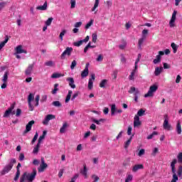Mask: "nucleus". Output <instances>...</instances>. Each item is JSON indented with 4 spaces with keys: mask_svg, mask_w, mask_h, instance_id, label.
I'll list each match as a JSON object with an SVG mask.
<instances>
[{
    "mask_svg": "<svg viewBox=\"0 0 182 182\" xmlns=\"http://www.w3.org/2000/svg\"><path fill=\"white\" fill-rule=\"evenodd\" d=\"M37 171L36 168H33L31 173L25 172L20 178V182H32L36 177Z\"/></svg>",
    "mask_w": 182,
    "mask_h": 182,
    "instance_id": "obj_1",
    "label": "nucleus"
},
{
    "mask_svg": "<svg viewBox=\"0 0 182 182\" xmlns=\"http://www.w3.org/2000/svg\"><path fill=\"white\" fill-rule=\"evenodd\" d=\"M16 163V159H11L8 165L4 166L3 170L0 172L1 176H5L7 173H9L11 170H12V167H14V164Z\"/></svg>",
    "mask_w": 182,
    "mask_h": 182,
    "instance_id": "obj_2",
    "label": "nucleus"
},
{
    "mask_svg": "<svg viewBox=\"0 0 182 182\" xmlns=\"http://www.w3.org/2000/svg\"><path fill=\"white\" fill-rule=\"evenodd\" d=\"M176 164H177V159H174L171 162V168L172 171V180L171 182H177L178 181V176H177V173H176Z\"/></svg>",
    "mask_w": 182,
    "mask_h": 182,
    "instance_id": "obj_3",
    "label": "nucleus"
},
{
    "mask_svg": "<svg viewBox=\"0 0 182 182\" xmlns=\"http://www.w3.org/2000/svg\"><path fill=\"white\" fill-rule=\"evenodd\" d=\"M16 105V102H14L11 104V107L8 108L7 110L5 111L4 117H9L10 114H15L16 112L14 110L15 109V105Z\"/></svg>",
    "mask_w": 182,
    "mask_h": 182,
    "instance_id": "obj_4",
    "label": "nucleus"
},
{
    "mask_svg": "<svg viewBox=\"0 0 182 182\" xmlns=\"http://www.w3.org/2000/svg\"><path fill=\"white\" fill-rule=\"evenodd\" d=\"M73 52V48L72 47H67L64 52L60 55V59L63 60L65 59V56H70L72 55V53Z\"/></svg>",
    "mask_w": 182,
    "mask_h": 182,
    "instance_id": "obj_5",
    "label": "nucleus"
},
{
    "mask_svg": "<svg viewBox=\"0 0 182 182\" xmlns=\"http://www.w3.org/2000/svg\"><path fill=\"white\" fill-rule=\"evenodd\" d=\"M157 89H159V87L156 85L151 86L148 92L144 95V97H151L153 96V93L156 92Z\"/></svg>",
    "mask_w": 182,
    "mask_h": 182,
    "instance_id": "obj_6",
    "label": "nucleus"
},
{
    "mask_svg": "<svg viewBox=\"0 0 182 182\" xmlns=\"http://www.w3.org/2000/svg\"><path fill=\"white\" fill-rule=\"evenodd\" d=\"M164 129L165 130H168L170 131L171 130V125H170V124H168V115L166 114L164 116Z\"/></svg>",
    "mask_w": 182,
    "mask_h": 182,
    "instance_id": "obj_7",
    "label": "nucleus"
},
{
    "mask_svg": "<svg viewBox=\"0 0 182 182\" xmlns=\"http://www.w3.org/2000/svg\"><path fill=\"white\" fill-rule=\"evenodd\" d=\"M177 15V11L174 10L172 14V17L169 21V26L170 28H174L176 26L175 22H176V16Z\"/></svg>",
    "mask_w": 182,
    "mask_h": 182,
    "instance_id": "obj_8",
    "label": "nucleus"
},
{
    "mask_svg": "<svg viewBox=\"0 0 182 182\" xmlns=\"http://www.w3.org/2000/svg\"><path fill=\"white\" fill-rule=\"evenodd\" d=\"M164 55V51H159V54L156 56V58L154 59L153 63L154 65H157V63H160L161 62V56Z\"/></svg>",
    "mask_w": 182,
    "mask_h": 182,
    "instance_id": "obj_9",
    "label": "nucleus"
},
{
    "mask_svg": "<svg viewBox=\"0 0 182 182\" xmlns=\"http://www.w3.org/2000/svg\"><path fill=\"white\" fill-rule=\"evenodd\" d=\"M35 124V121L31 120L30 121L26 126V130L23 132V134H26L27 133H29L31 130H32V126Z\"/></svg>",
    "mask_w": 182,
    "mask_h": 182,
    "instance_id": "obj_10",
    "label": "nucleus"
},
{
    "mask_svg": "<svg viewBox=\"0 0 182 182\" xmlns=\"http://www.w3.org/2000/svg\"><path fill=\"white\" fill-rule=\"evenodd\" d=\"M48 168V164L45 163V159L43 158H41V164L40 165V167L38 168V173H43V171H45V168Z\"/></svg>",
    "mask_w": 182,
    "mask_h": 182,
    "instance_id": "obj_11",
    "label": "nucleus"
},
{
    "mask_svg": "<svg viewBox=\"0 0 182 182\" xmlns=\"http://www.w3.org/2000/svg\"><path fill=\"white\" fill-rule=\"evenodd\" d=\"M53 119H56V116L53 114H48L45 119L43 121V124L46 126L48 124L50 120H53Z\"/></svg>",
    "mask_w": 182,
    "mask_h": 182,
    "instance_id": "obj_12",
    "label": "nucleus"
},
{
    "mask_svg": "<svg viewBox=\"0 0 182 182\" xmlns=\"http://www.w3.org/2000/svg\"><path fill=\"white\" fill-rule=\"evenodd\" d=\"M89 75V63H87L85 65L84 70L81 73L82 79H85V77H87Z\"/></svg>",
    "mask_w": 182,
    "mask_h": 182,
    "instance_id": "obj_13",
    "label": "nucleus"
},
{
    "mask_svg": "<svg viewBox=\"0 0 182 182\" xmlns=\"http://www.w3.org/2000/svg\"><path fill=\"white\" fill-rule=\"evenodd\" d=\"M34 97L32 93L29 94L28 102V107L31 110V112H33V105H32V100H33Z\"/></svg>",
    "mask_w": 182,
    "mask_h": 182,
    "instance_id": "obj_14",
    "label": "nucleus"
},
{
    "mask_svg": "<svg viewBox=\"0 0 182 182\" xmlns=\"http://www.w3.org/2000/svg\"><path fill=\"white\" fill-rule=\"evenodd\" d=\"M95 79H96V75L92 74L91 78H90L88 81V89L90 90H92V89H93V80H95Z\"/></svg>",
    "mask_w": 182,
    "mask_h": 182,
    "instance_id": "obj_15",
    "label": "nucleus"
},
{
    "mask_svg": "<svg viewBox=\"0 0 182 182\" xmlns=\"http://www.w3.org/2000/svg\"><path fill=\"white\" fill-rule=\"evenodd\" d=\"M139 126H141L140 117L139 116H135L134 118V127H139Z\"/></svg>",
    "mask_w": 182,
    "mask_h": 182,
    "instance_id": "obj_16",
    "label": "nucleus"
},
{
    "mask_svg": "<svg viewBox=\"0 0 182 182\" xmlns=\"http://www.w3.org/2000/svg\"><path fill=\"white\" fill-rule=\"evenodd\" d=\"M19 54V53H28L26 50L22 48V46L19 45L16 48V53L14 55Z\"/></svg>",
    "mask_w": 182,
    "mask_h": 182,
    "instance_id": "obj_17",
    "label": "nucleus"
},
{
    "mask_svg": "<svg viewBox=\"0 0 182 182\" xmlns=\"http://www.w3.org/2000/svg\"><path fill=\"white\" fill-rule=\"evenodd\" d=\"M33 66H34L33 64H31L28 65V67L25 71L26 76H31V75L32 74V70H33Z\"/></svg>",
    "mask_w": 182,
    "mask_h": 182,
    "instance_id": "obj_18",
    "label": "nucleus"
},
{
    "mask_svg": "<svg viewBox=\"0 0 182 182\" xmlns=\"http://www.w3.org/2000/svg\"><path fill=\"white\" fill-rule=\"evenodd\" d=\"M67 81L69 82V86H70L72 89H75L76 85H75V80L73 77H68Z\"/></svg>",
    "mask_w": 182,
    "mask_h": 182,
    "instance_id": "obj_19",
    "label": "nucleus"
},
{
    "mask_svg": "<svg viewBox=\"0 0 182 182\" xmlns=\"http://www.w3.org/2000/svg\"><path fill=\"white\" fill-rule=\"evenodd\" d=\"M143 168H144L143 164H136L132 168V171L136 173L138 170H143Z\"/></svg>",
    "mask_w": 182,
    "mask_h": 182,
    "instance_id": "obj_20",
    "label": "nucleus"
},
{
    "mask_svg": "<svg viewBox=\"0 0 182 182\" xmlns=\"http://www.w3.org/2000/svg\"><path fill=\"white\" fill-rule=\"evenodd\" d=\"M38 11H46L48 9V1H45L43 6H38L36 7Z\"/></svg>",
    "mask_w": 182,
    "mask_h": 182,
    "instance_id": "obj_21",
    "label": "nucleus"
},
{
    "mask_svg": "<svg viewBox=\"0 0 182 182\" xmlns=\"http://www.w3.org/2000/svg\"><path fill=\"white\" fill-rule=\"evenodd\" d=\"M80 173L84 176L85 178H87V168L86 165H84L83 169H80Z\"/></svg>",
    "mask_w": 182,
    "mask_h": 182,
    "instance_id": "obj_22",
    "label": "nucleus"
},
{
    "mask_svg": "<svg viewBox=\"0 0 182 182\" xmlns=\"http://www.w3.org/2000/svg\"><path fill=\"white\" fill-rule=\"evenodd\" d=\"M177 134H181V122L180 121H178L176 124V129Z\"/></svg>",
    "mask_w": 182,
    "mask_h": 182,
    "instance_id": "obj_23",
    "label": "nucleus"
},
{
    "mask_svg": "<svg viewBox=\"0 0 182 182\" xmlns=\"http://www.w3.org/2000/svg\"><path fill=\"white\" fill-rule=\"evenodd\" d=\"M161 72H163V67H156L154 71L155 76H159Z\"/></svg>",
    "mask_w": 182,
    "mask_h": 182,
    "instance_id": "obj_24",
    "label": "nucleus"
},
{
    "mask_svg": "<svg viewBox=\"0 0 182 182\" xmlns=\"http://www.w3.org/2000/svg\"><path fill=\"white\" fill-rule=\"evenodd\" d=\"M136 72H137V67L134 68V69L132 71L129 77V80H134V75H136Z\"/></svg>",
    "mask_w": 182,
    "mask_h": 182,
    "instance_id": "obj_25",
    "label": "nucleus"
},
{
    "mask_svg": "<svg viewBox=\"0 0 182 182\" xmlns=\"http://www.w3.org/2000/svg\"><path fill=\"white\" fill-rule=\"evenodd\" d=\"M8 41H9V36H6L5 40L0 43V50L4 48V46H5V45H6V43H8Z\"/></svg>",
    "mask_w": 182,
    "mask_h": 182,
    "instance_id": "obj_26",
    "label": "nucleus"
},
{
    "mask_svg": "<svg viewBox=\"0 0 182 182\" xmlns=\"http://www.w3.org/2000/svg\"><path fill=\"white\" fill-rule=\"evenodd\" d=\"M133 136L134 135L131 136L130 138L124 143V149L129 148V146H130V143H132V140H133Z\"/></svg>",
    "mask_w": 182,
    "mask_h": 182,
    "instance_id": "obj_27",
    "label": "nucleus"
},
{
    "mask_svg": "<svg viewBox=\"0 0 182 182\" xmlns=\"http://www.w3.org/2000/svg\"><path fill=\"white\" fill-rule=\"evenodd\" d=\"M47 134H48L47 131H43L42 136H40V137L38 138V143H39L41 144V143H42V140H43L45 139V137H46Z\"/></svg>",
    "mask_w": 182,
    "mask_h": 182,
    "instance_id": "obj_28",
    "label": "nucleus"
},
{
    "mask_svg": "<svg viewBox=\"0 0 182 182\" xmlns=\"http://www.w3.org/2000/svg\"><path fill=\"white\" fill-rule=\"evenodd\" d=\"M39 147H41V144L38 142L36 146L33 149V154H38V153H39Z\"/></svg>",
    "mask_w": 182,
    "mask_h": 182,
    "instance_id": "obj_29",
    "label": "nucleus"
},
{
    "mask_svg": "<svg viewBox=\"0 0 182 182\" xmlns=\"http://www.w3.org/2000/svg\"><path fill=\"white\" fill-rule=\"evenodd\" d=\"M68 128V123L65 122L63 124V127L60 129V133L63 134L66 132V129Z\"/></svg>",
    "mask_w": 182,
    "mask_h": 182,
    "instance_id": "obj_30",
    "label": "nucleus"
},
{
    "mask_svg": "<svg viewBox=\"0 0 182 182\" xmlns=\"http://www.w3.org/2000/svg\"><path fill=\"white\" fill-rule=\"evenodd\" d=\"M72 93H73L72 90L68 91V94L67 95L65 98V103H69V101L70 100V97H72Z\"/></svg>",
    "mask_w": 182,
    "mask_h": 182,
    "instance_id": "obj_31",
    "label": "nucleus"
},
{
    "mask_svg": "<svg viewBox=\"0 0 182 182\" xmlns=\"http://www.w3.org/2000/svg\"><path fill=\"white\" fill-rule=\"evenodd\" d=\"M146 38L141 37V38L139 39V41H138V48L139 49H141V46L143 45V43L144 42V40Z\"/></svg>",
    "mask_w": 182,
    "mask_h": 182,
    "instance_id": "obj_32",
    "label": "nucleus"
},
{
    "mask_svg": "<svg viewBox=\"0 0 182 182\" xmlns=\"http://www.w3.org/2000/svg\"><path fill=\"white\" fill-rule=\"evenodd\" d=\"M139 95H140V91H139V90H136V91L134 93V101L136 102H139Z\"/></svg>",
    "mask_w": 182,
    "mask_h": 182,
    "instance_id": "obj_33",
    "label": "nucleus"
},
{
    "mask_svg": "<svg viewBox=\"0 0 182 182\" xmlns=\"http://www.w3.org/2000/svg\"><path fill=\"white\" fill-rule=\"evenodd\" d=\"M144 113H146V111L143 109H140L138 112L137 114L135 116H138V117H140L141 116H144Z\"/></svg>",
    "mask_w": 182,
    "mask_h": 182,
    "instance_id": "obj_34",
    "label": "nucleus"
},
{
    "mask_svg": "<svg viewBox=\"0 0 182 182\" xmlns=\"http://www.w3.org/2000/svg\"><path fill=\"white\" fill-rule=\"evenodd\" d=\"M62 76H63L62 74L60 73H55L51 75V77L53 79H58L59 77H62Z\"/></svg>",
    "mask_w": 182,
    "mask_h": 182,
    "instance_id": "obj_35",
    "label": "nucleus"
},
{
    "mask_svg": "<svg viewBox=\"0 0 182 182\" xmlns=\"http://www.w3.org/2000/svg\"><path fill=\"white\" fill-rule=\"evenodd\" d=\"M53 21V18H48V20L45 22L46 26H50L52 25V22Z\"/></svg>",
    "mask_w": 182,
    "mask_h": 182,
    "instance_id": "obj_36",
    "label": "nucleus"
},
{
    "mask_svg": "<svg viewBox=\"0 0 182 182\" xmlns=\"http://www.w3.org/2000/svg\"><path fill=\"white\" fill-rule=\"evenodd\" d=\"M107 85V80H102L101 82L100 83V87H106V85Z\"/></svg>",
    "mask_w": 182,
    "mask_h": 182,
    "instance_id": "obj_37",
    "label": "nucleus"
},
{
    "mask_svg": "<svg viewBox=\"0 0 182 182\" xmlns=\"http://www.w3.org/2000/svg\"><path fill=\"white\" fill-rule=\"evenodd\" d=\"M116 112V105L113 104L111 107V116H114Z\"/></svg>",
    "mask_w": 182,
    "mask_h": 182,
    "instance_id": "obj_38",
    "label": "nucleus"
},
{
    "mask_svg": "<svg viewBox=\"0 0 182 182\" xmlns=\"http://www.w3.org/2000/svg\"><path fill=\"white\" fill-rule=\"evenodd\" d=\"M171 46L173 50V53H177V49H178V46H177V45H176L174 43H172Z\"/></svg>",
    "mask_w": 182,
    "mask_h": 182,
    "instance_id": "obj_39",
    "label": "nucleus"
},
{
    "mask_svg": "<svg viewBox=\"0 0 182 182\" xmlns=\"http://www.w3.org/2000/svg\"><path fill=\"white\" fill-rule=\"evenodd\" d=\"M59 84H55L54 85V89L52 91L53 95H56L57 92L59 90Z\"/></svg>",
    "mask_w": 182,
    "mask_h": 182,
    "instance_id": "obj_40",
    "label": "nucleus"
},
{
    "mask_svg": "<svg viewBox=\"0 0 182 182\" xmlns=\"http://www.w3.org/2000/svg\"><path fill=\"white\" fill-rule=\"evenodd\" d=\"M157 134H159V132H154L152 134H151L150 135H149L146 139L148 140H151V139H153V137H154V136H157Z\"/></svg>",
    "mask_w": 182,
    "mask_h": 182,
    "instance_id": "obj_41",
    "label": "nucleus"
},
{
    "mask_svg": "<svg viewBox=\"0 0 182 182\" xmlns=\"http://www.w3.org/2000/svg\"><path fill=\"white\" fill-rule=\"evenodd\" d=\"M92 42L94 43H96L97 42V33H92Z\"/></svg>",
    "mask_w": 182,
    "mask_h": 182,
    "instance_id": "obj_42",
    "label": "nucleus"
},
{
    "mask_svg": "<svg viewBox=\"0 0 182 182\" xmlns=\"http://www.w3.org/2000/svg\"><path fill=\"white\" fill-rule=\"evenodd\" d=\"M149 34V30L147 29H144L142 31V37L146 39V38H147V35Z\"/></svg>",
    "mask_w": 182,
    "mask_h": 182,
    "instance_id": "obj_43",
    "label": "nucleus"
},
{
    "mask_svg": "<svg viewBox=\"0 0 182 182\" xmlns=\"http://www.w3.org/2000/svg\"><path fill=\"white\" fill-rule=\"evenodd\" d=\"M8 72H6L4 75L3 79H2V82L4 83H6V82H8Z\"/></svg>",
    "mask_w": 182,
    "mask_h": 182,
    "instance_id": "obj_44",
    "label": "nucleus"
},
{
    "mask_svg": "<svg viewBox=\"0 0 182 182\" xmlns=\"http://www.w3.org/2000/svg\"><path fill=\"white\" fill-rule=\"evenodd\" d=\"M52 105L55 107H60L62 106V104L59 101H54L53 102Z\"/></svg>",
    "mask_w": 182,
    "mask_h": 182,
    "instance_id": "obj_45",
    "label": "nucleus"
},
{
    "mask_svg": "<svg viewBox=\"0 0 182 182\" xmlns=\"http://www.w3.org/2000/svg\"><path fill=\"white\" fill-rule=\"evenodd\" d=\"M133 181V175H128L125 179V182H131Z\"/></svg>",
    "mask_w": 182,
    "mask_h": 182,
    "instance_id": "obj_46",
    "label": "nucleus"
},
{
    "mask_svg": "<svg viewBox=\"0 0 182 182\" xmlns=\"http://www.w3.org/2000/svg\"><path fill=\"white\" fill-rule=\"evenodd\" d=\"M66 30L64 29L62 31V32L60 33L59 38L60 39V41H63V36H65V33H66Z\"/></svg>",
    "mask_w": 182,
    "mask_h": 182,
    "instance_id": "obj_47",
    "label": "nucleus"
},
{
    "mask_svg": "<svg viewBox=\"0 0 182 182\" xmlns=\"http://www.w3.org/2000/svg\"><path fill=\"white\" fill-rule=\"evenodd\" d=\"M38 136H39V134H38V132H36V134L34 135V137L33 138V139L31 141V144H35V141H36V140H38Z\"/></svg>",
    "mask_w": 182,
    "mask_h": 182,
    "instance_id": "obj_48",
    "label": "nucleus"
},
{
    "mask_svg": "<svg viewBox=\"0 0 182 182\" xmlns=\"http://www.w3.org/2000/svg\"><path fill=\"white\" fill-rule=\"evenodd\" d=\"M99 1H100V0H95V3L94 4V6L92 9V12L96 11V8H97V6H99Z\"/></svg>",
    "mask_w": 182,
    "mask_h": 182,
    "instance_id": "obj_49",
    "label": "nucleus"
},
{
    "mask_svg": "<svg viewBox=\"0 0 182 182\" xmlns=\"http://www.w3.org/2000/svg\"><path fill=\"white\" fill-rule=\"evenodd\" d=\"M76 65H77V62L75 60H74L72 62V63H71L70 69H71L72 70H73V69H75V68H76Z\"/></svg>",
    "mask_w": 182,
    "mask_h": 182,
    "instance_id": "obj_50",
    "label": "nucleus"
},
{
    "mask_svg": "<svg viewBox=\"0 0 182 182\" xmlns=\"http://www.w3.org/2000/svg\"><path fill=\"white\" fill-rule=\"evenodd\" d=\"M41 96H39V95H37L36 96V98H35V102H36V104H35V106L37 107V106H39V99H40Z\"/></svg>",
    "mask_w": 182,
    "mask_h": 182,
    "instance_id": "obj_51",
    "label": "nucleus"
},
{
    "mask_svg": "<svg viewBox=\"0 0 182 182\" xmlns=\"http://www.w3.org/2000/svg\"><path fill=\"white\" fill-rule=\"evenodd\" d=\"M19 176H21V171H16V176L14 178V181H18V180H19Z\"/></svg>",
    "mask_w": 182,
    "mask_h": 182,
    "instance_id": "obj_52",
    "label": "nucleus"
},
{
    "mask_svg": "<svg viewBox=\"0 0 182 182\" xmlns=\"http://www.w3.org/2000/svg\"><path fill=\"white\" fill-rule=\"evenodd\" d=\"M18 160L20 161H23L25 160V154L23 153H21L18 156Z\"/></svg>",
    "mask_w": 182,
    "mask_h": 182,
    "instance_id": "obj_53",
    "label": "nucleus"
},
{
    "mask_svg": "<svg viewBox=\"0 0 182 182\" xmlns=\"http://www.w3.org/2000/svg\"><path fill=\"white\" fill-rule=\"evenodd\" d=\"M178 177H181L182 176V166H179L178 168Z\"/></svg>",
    "mask_w": 182,
    "mask_h": 182,
    "instance_id": "obj_54",
    "label": "nucleus"
},
{
    "mask_svg": "<svg viewBox=\"0 0 182 182\" xmlns=\"http://www.w3.org/2000/svg\"><path fill=\"white\" fill-rule=\"evenodd\" d=\"M91 177H92V178L94 179L93 182H97V181H99V180H100V178H99V176H97V175H95V174L92 175Z\"/></svg>",
    "mask_w": 182,
    "mask_h": 182,
    "instance_id": "obj_55",
    "label": "nucleus"
},
{
    "mask_svg": "<svg viewBox=\"0 0 182 182\" xmlns=\"http://www.w3.org/2000/svg\"><path fill=\"white\" fill-rule=\"evenodd\" d=\"M92 25H93V20H91L89 23H87L85 26V29H89Z\"/></svg>",
    "mask_w": 182,
    "mask_h": 182,
    "instance_id": "obj_56",
    "label": "nucleus"
},
{
    "mask_svg": "<svg viewBox=\"0 0 182 182\" xmlns=\"http://www.w3.org/2000/svg\"><path fill=\"white\" fill-rule=\"evenodd\" d=\"M21 114H22V109L18 108L16 109V117H19V116H21Z\"/></svg>",
    "mask_w": 182,
    "mask_h": 182,
    "instance_id": "obj_57",
    "label": "nucleus"
},
{
    "mask_svg": "<svg viewBox=\"0 0 182 182\" xmlns=\"http://www.w3.org/2000/svg\"><path fill=\"white\" fill-rule=\"evenodd\" d=\"M178 163H182V152H180L177 156Z\"/></svg>",
    "mask_w": 182,
    "mask_h": 182,
    "instance_id": "obj_58",
    "label": "nucleus"
},
{
    "mask_svg": "<svg viewBox=\"0 0 182 182\" xmlns=\"http://www.w3.org/2000/svg\"><path fill=\"white\" fill-rule=\"evenodd\" d=\"M46 66H50L52 67L53 66V61L49 60L45 63Z\"/></svg>",
    "mask_w": 182,
    "mask_h": 182,
    "instance_id": "obj_59",
    "label": "nucleus"
},
{
    "mask_svg": "<svg viewBox=\"0 0 182 182\" xmlns=\"http://www.w3.org/2000/svg\"><path fill=\"white\" fill-rule=\"evenodd\" d=\"M136 91H137V90H136V87H131L130 90L128 91L129 93L132 94V93H136Z\"/></svg>",
    "mask_w": 182,
    "mask_h": 182,
    "instance_id": "obj_60",
    "label": "nucleus"
},
{
    "mask_svg": "<svg viewBox=\"0 0 182 182\" xmlns=\"http://www.w3.org/2000/svg\"><path fill=\"white\" fill-rule=\"evenodd\" d=\"M79 178V174H75L72 178L70 182H76V179Z\"/></svg>",
    "mask_w": 182,
    "mask_h": 182,
    "instance_id": "obj_61",
    "label": "nucleus"
},
{
    "mask_svg": "<svg viewBox=\"0 0 182 182\" xmlns=\"http://www.w3.org/2000/svg\"><path fill=\"white\" fill-rule=\"evenodd\" d=\"M144 153H145L144 149H141L139 151L138 156H139V157H141V156H144Z\"/></svg>",
    "mask_w": 182,
    "mask_h": 182,
    "instance_id": "obj_62",
    "label": "nucleus"
},
{
    "mask_svg": "<svg viewBox=\"0 0 182 182\" xmlns=\"http://www.w3.org/2000/svg\"><path fill=\"white\" fill-rule=\"evenodd\" d=\"M70 4H71V9H73V8H75L76 6V1L71 0Z\"/></svg>",
    "mask_w": 182,
    "mask_h": 182,
    "instance_id": "obj_63",
    "label": "nucleus"
},
{
    "mask_svg": "<svg viewBox=\"0 0 182 182\" xmlns=\"http://www.w3.org/2000/svg\"><path fill=\"white\" fill-rule=\"evenodd\" d=\"M82 41H77V42H74L73 45H74V46L79 47V46H80V45H82Z\"/></svg>",
    "mask_w": 182,
    "mask_h": 182,
    "instance_id": "obj_64",
    "label": "nucleus"
}]
</instances>
